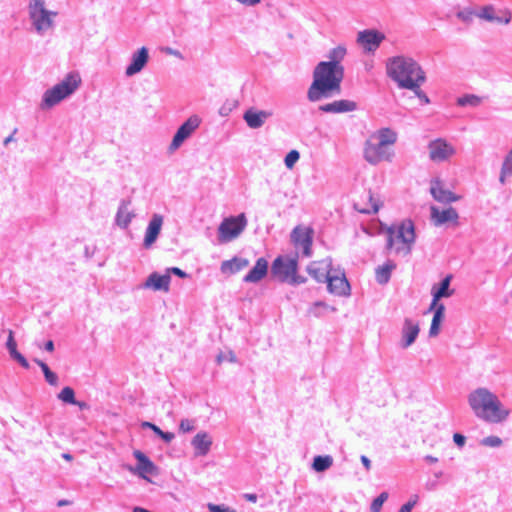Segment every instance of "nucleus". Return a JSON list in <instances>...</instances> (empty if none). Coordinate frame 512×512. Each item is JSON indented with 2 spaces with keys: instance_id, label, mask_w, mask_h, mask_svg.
Masks as SVG:
<instances>
[{
  "instance_id": "nucleus-49",
  "label": "nucleus",
  "mask_w": 512,
  "mask_h": 512,
  "mask_svg": "<svg viewBox=\"0 0 512 512\" xmlns=\"http://www.w3.org/2000/svg\"><path fill=\"white\" fill-rule=\"evenodd\" d=\"M453 440L460 447L465 444V437L462 434L455 433L453 435Z\"/></svg>"
},
{
  "instance_id": "nucleus-7",
  "label": "nucleus",
  "mask_w": 512,
  "mask_h": 512,
  "mask_svg": "<svg viewBox=\"0 0 512 512\" xmlns=\"http://www.w3.org/2000/svg\"><path fill=\"white\" fill-rule=\"evenodd\" d=\"M81 78L77 73L68 74L60 83L47 90L44 94L43 105L52 107L71 95L80 85Z\"/></svg>"
},
{
  "instance_id": "nucleus-15",
  "label": "nucleus",
  "mask_w": 512,
  "mask_h": 512,
  "mask_svg": "<svg viewBox=\"0 0 512 512\" xmlns=\"http://www.w3.org/2000/svg\"><path fill=\"white\" fill-rule=\"evenodd\" d=\"M134 457L137 459L136 467H129V471L139 475L142 478H147L148 475H155L157 473V467L152 461L140 450L133 452Z\"/></svg>"
},
{
  "instance_id": "nucleus-30",
  "label": "nucleus",
  "mask_w": 512,
  "mask_h": 512,
  "mask_svg": "<svg viewBox=\"0 0 512 512\" xmlns=\"http://www.w3.org/2000/svg\"><path fill=\"white\" fill-rule=\"evenodd\" d=\"M249 261L245 258L234 257L231 260L224 261L221 264V271L224 274H235L246 267H248Z\"/></svg>"
},
{
  "instance_id": "nucleus-48",
  "label": "nucleus",
  "mask_w": 512,
  "mask_h": 512,
  "mask_svg": "<svg viewBox=\"0 0 512 512\" xmlns=\"http://www.w3.org/2000/svg\"><path fill=\"white\" fill-rule=\"evenodd\" d=\"M193 429V425L191 423V421L189 420H182L181 423H180V430H182L183 432H189Z\"/></svg>"
},
{
  "instance_id": "nucleus-57",
  "label": "nucleus",
  "mask_w": 512,
  "mask_h": 512,
  "mask_svg": "<svg viewBox=\"0 0 512 512\" xmlns=\"http://www.w3.org/2000/svg\"><path fill=\"white\" fill-rule=\"evenodd\" d=\"M45 349L48 351V352H53L54 351V343L52 340H48L46 343H45Z\"/></svg>"
},
{
  "instance_id": "nucleus-27",
  "label": "nucleus",
  "mask_w": 512,
  "mask_h": 512,
  "mask_svg": "<svg viewBox=\"0 0 512 512\" xmlns=\"http://www.w3.org/2000/svg\"><path fill=\"white\" fill-rule=\"evenodd\" d=\"M268 271V262L264 258H259L255 266L244 277L245 282L256 283L263 279Z\"/></svg>"
},
{
  "instance_id": "nucleus-17",
  "label": "nucleus",
  "mask_w": 512,
  "mask_h": 512,
  "mask_svg": "<svg viewBox=\"0 0 512 512\" xmlns=\"http://www.w3.org/2000/svg\"><path fill=\"white\" fill-rule=\"evenodd\" d=\"M430 193L436 201L441 203L455 202L461 198L452 191L445 189L440 179L431 181Z\"/></svg>"
},
{
  "instance_id": "nucleus-26",
  "label": "nucleus",
  "mask_w": 512,
  "mask_h": 512,
  "mask_svg": "<svg viewBox=\"0 0 512 512\" xmlns=\"http://www.w3.org/2000/svg\"><path fill=\"white\" fill-rule=\"evenodd\" d=\"M170 280H171V278L168 273L164 274V275H160L155 272V273H152L147 278L144 286L146 288H151L155 291L162 290V291L167 292L169 290Z\"/></svg>"
},
{
  "instance_id": "nucleus-23",
  "label": "nucleus",
  "mask_w": 512,
  "mask_h": 512,
  "mask_svg": "<svg viewBox=\"0 0 512 512\" xmlns=\"http://www.w3.org/2000/svg\"><path fill=\"white\" fill-rule=\"evenodd\" d=\"M307 272L311 275L316 281L324 282L331 274L330 271V263L327 261H313L307 267Z\"/></svg>"
},
{
  "instance_id": "nucleus-60",
  "label": "nucleus",
  "mask_w": 512,
  "mask_h": 512,
  "mask_svg": "<svg viewBox=\"0 0 512 512\" xmlns=\"http://www.w3.org/2000/svg\"><path fill=\"white\" fill-rule=\"evenodd\" d=\"M410 505H402L399 512H411Z\"/></svg>"
},
{
  "instance_id": "nucleus-11",
  "label": "nucleus",
  "mask_w": 512,
  "mask_h": 512,
  "mask_svg": "<svg viewBox=\"0 0 512 512\" xmlns=\"http://www.w3.org/2000/svg\"><path fill=\"white\" fill-rule=\"evenodd\" d=\"M382 206V200L378 194L371 190L359 194L354 202V208L363 214H375Z\"/></svg>"
},
{
  "instance_id": "nucleus-6",
  "label": "nucleus",
  "mask_w": 512,
  "mask_h": 512,
  "mask_svg": "<svg viewBox=\"0 0 512 512\" xmlns=\"http://www.w3.org/2000/svg\"><path fill=\"white\" fill-rule=\"evenodd\" d=\"M298 256H278L272 263L271 274L281 282H288L293 285L302 284L306 281L303 276L297 274Z\"/></svg>"
},
{
  "instance_id": "nucleus-64",
  "label": "nucleus",
  "mask_w": 512,
  "mask_h": 512,
  "mask_svg": "<svg viewBox=\"0 0 512 512\" xmlns=\"http://www.w3.org/2000/svg\"><path fill=\"white\" fill-rule=\"evenodd\" d=\"M12 141V136H9L7 137L5 140H4V144L7 145L9 142Z\"/></svg>"
},
{
  "instance_id": "nucleus-29",
  "label": "nucleus",
  "mask_w": 512,
  "mask_h": 512,
  "mask_svg": "<svg viewBox=\"0 0 512 512\" xmlns=\"http://www.w3.org/2000/svg\"><path fill=\"white\" fill-rule=\"evenodd\" d=\"M7 348L9 350L10 356L17 361L23 368L28 369L29 363L26 358L17 350V343L14 338V332L10 329L8 330V338H7Z\"/></svg>"
},
{
  "instance_id": "nucleus-34",
  "label": "nucleus",
  "mask_w": 512,
  "mask_h": 512,
  "mask_svg": "<svg viewBox=\"0 0 512 512\" xmlns=\"http://www.w3.org/2000/svg\"><path fill=\"white\" fill-rule=\"evenodd\" d=\"M133 217V214L129 211L128 205L123 204L120 206L117 216H116V222L121 227H127L129 223L131 222Z\"/></svg>"
},
{
  "instance_id": "nucleus-21",
  "label": "nucleus",
  "mask_w": 512,
  "mask_h": 512,
  "mask_svg": "<svg viewBox=\"0 0 512 512\" xmlns=\"http://www.w3.org/2000/svg\"><path fill=\"white\" fill-rule=\"evenodd\" d=\"M478 17L489 22H496L498 24H508L511 21L512 14L508 9H505L504 11H502L501 17H496L495 8L492 5H486L481 9L480 13L478 14Z\"/></svg>"
},
{
  "instance_id": "nucleus-25",
  "label": "nucleus",
  "mask_w": 512,
  "mask_h": 512,
  "mask_svg": "<svg viewBox=\"0 0 512 512\" xmlns=\"http://www.w3.org/2000/svg\"><path fill=\"white\" fill-rule=\"evenodd\" d=\"M452 276L447 275L441 282L439 288L435 289L433 287L432 294L433 299L431 302V305L429 307V311H433L434 307L439 305V300L443 297H450L453 294V290L449 289L450 282H451Z\"/></svg>"
},
{
  "instance_id": "nucleus-38",
  "label": "nucleus",
  "mask_w": 512,
  "mask_h": 512,
  "mask_svg": "<svg viewBox=\"0 0 512 512\" xmlns=\"http://www.w3.org/2000/svg\"><path fill=\"white\" fill-rule=\"evenodd\" d=\"M346 55V48L344 46H338L331 50L329 54L330 61H325L326 63H333L337 65H341V61Z\"/></svg>"
},
{
  "instance_id": "nucleus-31",
  "label": "nucleus",
  "mask_w": 512,
  "mask_h": 512,
  "mask_svg": "<svg viewBox=\"0 0 512 512\" xmlns=\"http://www.w3.org/2000/svg\"><path fill=\"white\" fill-rule=\"evenodd\" d=\"M212 441L207 433H198L192 440L197 455H206L210 450Z\"/></svg>"
},
{
  "instance_id": "nucleus-58",
  "label": "nucleus",
  "mask_w": 512,
  "mask_h": 512,
  "mask_svg": "<svg viewBox=\"0 0 512 512\" xmlns=\"http://www.w3.org/2000/svg\"><path fill=\"white\" fill-rule=\"evenodd\" d=\"M150 428L153 430V432H154L155 434H157L158 436H161V434H162V432H163V431H162L158 426H156V425H150Z\"/></svg>"
},
{
  "instance_id": "nucleus-44",
  "label": "nucleus",
  "mask_w": 512,
  "mask_h": 512,
  "mask_svg": "<svg viewBox=\"0 0 512 512\" xmlns=\"http://www.w3.org/2000/svg\"><path fill=\"white\" fill-rule=\"evenodd\" d=\"M225 361L235 362L236 358L233 352L229 351L227 353L221 352L217 356V362L222 364Z\"/></svg>"
},
{
  "instance_id": "nucleus-18",
  "label": "nucleus",
  "mask_w": 512,
  "mask_h": 512,
  "mask_svg": "<svg viewBox=\"0 0 512 512\" xmlns=\"http://www.w3.org/2000/svg\"><path fill=\"white\" fill-rule=\"evenodd\" d=\"M431 220L436 225H442L445 223H453L457 225L458 223V213L455 208L448 207L443 211H440L437 207H431Z\"/></svg>"
},
{
  "instance_id": "nucleus-12",
  "label": "nucleus",
  "mask_w": 512,
  "mask_h": 512,
  "mask_svg": "<svg viewBox=\"0 0 512 512\" xmlns=\"http://www.w3.org/2000/svg\"><path fill=\"white\" fill-rule=\"evenodd\" d=\"M429 158L433 162H444L455 155L456 150L453 145L443 138L432 140L428 144Z\"/></svg>"
},
{
  "instance_id": "nucleus-62",
  "label": "nucleus",
  "mask_w": 512,
  "mask_h": 512,
  "mask_svg": "<svg viewBox=\"0 0 512 512\" xmlns=\"http://www.w3.org/2000/svg\"><path fill=\"white\" fill-rule=\"evenodd\" d=\"M62 457H63L65 460H67V461H72V459H73V456H72L71 454H69V453H64V454H62Z\"/></svg>"
},
{
  "instance_id": "nucleus-35",
  "label": "nucleus",
  "mask_w": 512,
  "mask_h": 512,
  "mask_svg": "<svg viewBox=\"0 0 512 512\" xmlns=\"http://www.w3.org/2000/svg\"><path fill=\"white\" fill-rule=\"evenodd\" d=\"M512 174V149L505 156L504 161L502 163L501 172H500V182L502 184L505 183L506 178L511 176Z\"/></svg>"
},
{
  "instance_id": "nucleus-54",
  "label": "nucleus",
  "mask_w": 512,
  "mask_h": 512,
  "mask_svg": "<svg viewBox=\"0 0 512 512\" xmlns=\"http://www.w3.org/2000/svg\"><path fill=\"white\" fill-rule=\"evenodd\" d=\"M361 462L364 465V467L366 468V470H370V468H371V461L368 459V457H366L364 455L361 456Z\"/></svg>"
},
{
  "instance_id": "nucleus-16",
  "label": "nucleus",
  "mask_w": 512,
  "mask_h": 512,
  "mask_svg": "<svg viewBox=\"0 0 512 512\" xmlns=\"http://www.w3.org/2000/svg\"><path fill=\"white\" fill-rule=\"evenodd\" d=\"M326 282L330 293L339 296L349 294L350 285L343 273H331L326 279Z\"/></svg>"
},
{
  "instance_id": "nucleus-51",
  "label": "nucleus",
  "mask_w": 512,
  "mask_h": 512,
  "mask_svg": "<svg viewBox=\"0 0 512 512\" xmlns=\"http://www.w3.org/2000/svg\"><path fill=\"white\" fill-rule=\"evenodd\" d=\"M160 437L166 442H171L174 439V434L172 432L163 431Z\"/></svg>"
},
{
  "instance_id": "nucleus-2",
  "label": "nucleus",
  "mask_w": 512,
  "mask_h": 512,
  "mask_svg": "<svg viewBox=\"0 0 512 512\" xmlns=\"http://www.w3.org/2000/svg\"><path fill=\"white\" fill-rule=\"evenodd\" d=\"M386 68L388 76L403 89L416 90L426 81L425 71L411 57H392Z\"/></svg>"
},
{
  "instance_id": "nucleus-24",
  "label": "nucleus",
  "mask_w": 512,
  "mask_h": 512,
  "mask_svg": "<svg viewBox=\"0 0 512 512\" xmlns=\"http://www.w3.org/2000/svg\"><path fill=\"white\" fill-rule=\"evenodd\" d=\"M148 49L146 47L140 48L133 54L131 64L126 68V75L132 76L140 72L148 61Z\"/></svg>"
},
{
  "instance_id": "nucleus-5",
  "label": "nucleus",
  "mask_w": 512,
  "mask_h": 512,
  "mask_svg": "<svg viewBox=\"0 0 512 512\" xmlns=\"http://www.w3.org/2000/svg\"><path fill=\"white\" fill-rule=\"evenodd\" d=\"M387 235L388 249L394 250L397 254L407 255L410 253L415 241L414 225L410 220L389 227Z\"/></svg>"
},
{
  "instance_id": "nucleus-42",
  "label": "nucleus",
  "mask_w": 512,
  "mask_h": 512,
  "mask_svg": "<svg viewBox=\"0 0 512 512\" xmlns=\"http://www.w3.org/2000/svg\"><path fill=\"white\" fill-rule=\"evenodd\" d=\"M299 152L297 150H291L285 157V165L288 169H292L295 163L299 160Z\"/></svg>"
},
{
  "instance_id": "nucleus-41",
  "label": "nucleus",
  "mask_w": 512,
  "mask_h": 512,
  "mask_svg": "<svg viewBox=\"0 0 512 512\" xmlns=\"http://www.w3.org/2000/svg\"><path fill=\"white\" fill-rule=\"evenodd\" d=\"M388 499V493L382 492L377 498H375L371 504V512H380L382 505Z\"/></svg>"
},
{
  "instance_id": "nucleus-19",
  "label": "nucleus",
  "mask_w": 512,
  "mask_h": 512,
  "mask_svg": "<svg viewBox=\"0 0 512 512\" xmlns=\"http://www.w3.org/2000/svg\"><path fill=\"white\" fill-rule=\"evenodd\" d=\"M162 225L163 217L159 214H154L145 232L143 246L146 249L150 248L155 243L158 235L160 234Z\"/></svg>"
},
{
  "instance_id": "nucleus-63",
  "label": "nucleus",
  "mask_w": 512,
  "mask_h": 512,
  "mask_svg": "<svg viewBox=\"0 0 512 512\" xmlns=\"http://www.w3.org/2000/svg\"><path fill=\"white\" fill-rule=\"evenodd\" d=\"M426 460L429 461L430 463H436L438 461L437 458L432 456H426Z\"/></svg>"
},
{
  "instance_id": "nucleus-53",
  "label": "nucleus",
  "mask_w": 512,
  "mask_h": 512,
  "mask_svg": "<svg viewBox=\"0 0 512 512\" xmlns=\"http://www.w3.org/2000/svg\"><path fill=\"white\" fill-rule=\"evenodd\" d=\"M241 4L248 5V6H254L260 3V0H237Z\"/></svg>"
},
{
  "instance_id": "nucleus-3",
  "label": "nucleus",
  "mask_w": 512,
  "mask_h": 512,
  "mask_svg": "<svg viewBox=\"0 0 512 512\" xmlns=\"http://www.w3.org/2000/svg\"><path fill=\"white\" fill-rule=\"evenodd\" d=\"M468 403L477 417L490 423L503 422L510 413L499 398L487 388H478L471 392Z\"/></svg>"
},
{
  "instance_id": "nucleus-14",
  "label": "nucleus",
  "mask_w": 512,
  "mask_h": 512,
  "mask_svg": "<svg viewBox=\"0 0 512 512\" xmlns=\"http://www.w3.org/2000/svg\"><path fill=\"white\" fill-rule=\"evenodd\" d=\"M384 39L385 35L379 31L364 30L358 33L357 42L366 52H373Z\"/></svg>"
},
{
  "instance_id": "nucleus-40",
  "label": "nucleus",
  "mask_w": 512,
  "mask_h": 512,
  "mask_svg": "<svg viewBox=\"0 0 512 512\" xmlns=\"http://www.w3.org/2000/svg\"><path fill=\"white\" fill-rule=\"evenodd\" d=\"M457 103L460 106H465V105L477 106L481 103V98L478 96H475V95H466L461 98H458Z\"/></svg>"
},
{
  "instance_id": "nucleus-13",
  "label": "nucleus",
  "mask_w": 512,
  "mask_h": 512,
  "mask_svg": "<svg viewBox=\"0 0 512 512\" xmlns=\"http://www.w3.org/2000/svg\"><path fill=\"white\" fill-rule=\"evenodd\" d=\"M200 118L196 115L189 117L177 130L170 144L172 151L180 147V145L198 128Z\"/></svg>"
},
{
  "instance_id": "nucleus-28",
  "label": "nucleus",
  "mask_w": 512,
  "mask_h": 512,
  "mask_svg": "<svg viewBox=\"0 0 512 512\" xmlns=\"http://www.w3.org/2000/svg\"><path fill=\"white\" fill-rule=\"evenodd\" d=\"M420 331L418 323L413 322L411 319H405L402 329V338L404 340L403 347H409L417 338Z\"/></svg>"
},
{
  "instance_id": "nucleus-8",
  "label": "nucleus",
  "mask_w": 512,
  "mask_h": 512,
  "mask_svg": "<svg viewBox=\"0 0 512 512\" xmlns=\"http://www.w3.org/2000/svg\"><path fill=\"white\" fill-rule=\"evenodd\" d=\"M246 226L247 219L244 213L224 218L218 227V241L227 243L236 239Z\"/></svg>"
},
{
  "instance_id": "nucleus-47",
  "label": "nucleus",
  "mask_w": 512,
  "mask_h": 512,
  "mask_svg": "<svg viewBox=\"0 0 512 512\" xmlns=\"http://www.w3.org/2000/svg\"><path fill=\"white\" fill-rule=\"evenodd\" d=\"M416 96L424 103L428 104L430 102L428 96L421 90L420 88H417L416 90H412Z\"/></svg>"
},
{
  "instance_id": "nucleus-59",
  "label": "nucleus",
  "mask_w": 512,
  "mask_h": 512,
  "mask_svg": "<svg viewBox=\"0 0 512 512\" xmlns=\"http://www.w3.org/2000/svg\"><path fill=\"white\" fill-rule=\"evenodd\" d=\"M70 504H71V502L69 500H60V501H58L57 506L58 507H63V506H67V505H70Z\"/></svg>"
},
{
  "instance_id": "nucleus-39",
  "label": "nucleus",
  "mask_w": 512,
  "mask_h": 512,
  "mask_svg": "<svg viewBox=\"0 0 512 512\" xmlns=\"http://www.w3.org/2000/svg\"><path fill=\"white\" fill-rule=\"evenodd\" d=\"M58 398L64 403L77 404L74 390L71 387H64L58 394Z\"/></svg>"
},
{
  "instance_id": "nucleus-32",
  "label": "nucleus",
  "mask_w": 512,
  "mask_h": 512,
  "mask_svg": "<svg viewBox=\"0 0 512 512\" xmlns=\"http://www.w3.org/2000/svg\"><path fill=\"white\" fill-rule=\"evenodd\" d=\"M434 315L432 318L429 335L431 337H435L439 334L441 323L444 319L445 306L443 304H439L434 307Z\"/></svg>"
},
{
  "instance_id": "nucleus-33",
  "label": "nucleus",
  "mask_w": 512,
  "mask_h": 512,
  "mask_svg": "<svg viewBox=\"0 0 512 512\" xmlns=\"http://www.w3.org/2000/svg\"><path fill=\"white\" fill-rule=\"evenodd\" d=\"M333 465V458L330 455H319L314 457L312 468L316 472H323Z\"/></svg>"
},
{
  "instance_id": "nucleus-10",
  "label": "nucleus",
  "mask_w": 512,
  "mask_h": 512,
  "mask_svg": "<svg viewBox=\"0 0 512 512\" xmlns=\"http://www.w3.org/2000/svg\"><path fill=\"white\" fill-rule=\"evenodd\" d=\"M314 230L309 226H296L291 233V241L296 250H302L305 257L312 255Z\"/></svg>"
},
{
  "instance_id": "nucleus-4",
  "label": "nucleus",
  "mask_w": 512,
  "mask_h": 512,
  "mask_svg": "<svg viewBox=\"0 0 512 512\" xmlns=\"http://www.w3.org/2000/svg\"><path fill=\"white\" fill-rule=\"evenodd\" d=\"M397 140V134L389 128H381L372 133L364 145V158L371 165H377L392 158L391 147Z\"/></svg>"
},
{
  "instance_id": "nucleus-61",
  "label": "nucleus",
  "mask_w": 512,
  "mask_h": 512,
  "mask_svg": "<svg viewBox=\"0 0 512 512\" xmlns=\"http://www.w3.org/2000/svg\"><path fill=\"white\" fill-rule=\"evenodd\" d=\"M133 512H151V511H149V510H147L145 508H142V507H135L133 509Z\"/></svg>"
},
{
  "instance_id": "nucleus-55",
  "label": "nucleus",
  "mask_w": 512,
  "mask_h": 512,
  "mask_svg": "<svg viewBox=\"0 0 512 512\" xmlns=\"http://www.w3.org/2000/svg\"><path fill=\"white\" fill-rule=\"evenodd\" d=\"M164 51H165V53H167V54H170V55L176 56V57H178V58H182L181 53H180L179 51H177V50H173V49H171V48H165V49H164Z\"/></svg>"
},
{
  "instance_id": "nucleus-37",
  "label": "nucleus",
  "mask_w": 512,
  "mask_h": 512,
  "mask_svg": "<svg viewBox=\"0 0 512 512\" xmlns=\"http://www.w3.org/2000/svg\"><path fill=\"white\" fill-rule=\"evenodd\" d=\"M395 268V265L390 263V264H385L381 267H379L377 270H376V278H377V281L381 284H384V283H387L389 278H390V274H391V271Z\"/></svg>"
},
{
  "instance_id": "nucleus-9",
  "label": "nucleus",
  "mask_w": 512,
  "mask_h": 512,
  "mask_svg": "<svg viewBox=\"0 0 512 512\" xmlns=\"http://www.w3.org/2000/svg\"><path fill=\"white\" fill-rule=\"evenodd\" d=\"M29 13L35 29L39 33H43L52 27L53 17L57 14L45 8L44 0H32Z\"/></svg>"
},
{
  "instance_id": "nucleus-1",
  "label": "nucleus",
  "mask_w": 512,
  "mask_h": 512,
  "mask_svg": "<svg viewBox=\"0 0 512 512\" xmlns=\"http://www.w3.org/2000/svg\"><path fill=\"white\" fill-rule=\"evenodd\" d=\"M344 77V67L322 61L313 71V82L310 85L307 98L311 102L329 98L341 92V82Z\"/></svg>"
},
{
  "instance_id": "nucleus-56",
  "label": "nucleus",
  "mask_w": 512,
  "mask_h": 512,
  "mask_svg": "<svg viewBox=\"0 0 512 512\" xmlns=\"http://www.w3.org/2000/svg\"><path fill=\"white\" fill-rule=\"evenodd\" d=\"M244 498L249 501V502H253L255 503L256 500H257V496L255 494H250V493H247L244 495Z\"/></svg>"
},
{
  "instance_id": "nucleus-22",
  "label": "nucleus",
  "mask_w": 512,
  "mask_h": 512,
  "mask_svg": "<svg viewBox=\"0 0 512 512\" xmlns=\"http://www.w3.org/2000/svg\"><path fill=\"white\" fill-rule=\"evenodd\" d=\"M270 116L271 112L249 108L245 111L243 118L250 128L256 129L261 127Z\"/></svg>"
},
{
  "instance_id": "nucleus-43",
  "label": "nucleus",
  "mask_w": 512,
  "mask_h": 512,
  "mask_svg": "<svg viewBox=\"0 0 512 512\" xmlns=\"http://www.w3.org/2000/svg\"><path fill=\"white\" fill-rule=\"evenodd\" d=\"M482 444L490 447H498L502 444V440L497 436H489L482 440Z\"/></svg>"
},
{
  "instance_id": "nucleus-45",
  "label": "nucleus",
  "mask_w": 512,
  "mask_h": 512,
  "mask_svg": "<svg viewBox=\"0 0 512 512\" xmlns=\"http://www.w3.org/2000/svg\"><path fill=\"white\" fill-rule=\"evenodd\" d=\"M473 16H474V12L471 10L460 11L457 13V17L466 23L471 22Z\"/></svg>"
},
{
  "instance_id": "nucleus-36",
  "label": "nucleus",
  "mask_w": 512,
  "mask_h": 512,
  "mask_svg": "<svg viewBox=\"0 0 512 512\" xmlns=\"http://www.w3.org/2000/svg\"><path fill=\"white\" fill-rule=\"evenodd\" d=\"M34 361L41 368V370H42V372L44 374L45 380L51 386H58V377H57V375L53 371L50 370L48 365L45 362H43L41 360H38V359H35Z\"/></svg>"
},
{
  "instance_id": "nucleus-20",
  "label": "nucleus",
  "mask_w": 512,
  "mask_h": 512,
  "mask_svg": "<svg viewBox=\"0 0 512 512\" xmlns=\"http://www.w3.org/2000/svg\"><path fill=\"white\" fill-rule=\"evenodd\" d=\"M357 109V103L351 100H337L332 103L321 105L319 110L326 113H345Z\"/></svg>"
},
{
  "instance_id": "nucleus-46",
  "label": "nucleus",
  "mask_w": 512,
  "mask_h": 512,
  "mask_svg": "<svg viewBox=\"0 0 512 512\" xmlns=\"http://www.w3.org/2000/svg\"><path fill=\"white\" fill-rule=\"evenodd\" d=\"M208 509L209 512H236L235 510L230 509L229 507L216 504H209Z\"/></svg>"
},
{
  "instance_id": "nucleus-50",
  "label": "nucleus",
  "mask_w": 512,
  "mask_h": 512,
  "mask_svg": "<svg viewBox=\"0 0 512 512\" xmlns=\"http://www.w3.org/2000/svg\"><path fill=\"white\" fill-rule=\"evenodd\" d=\"M168 272H171L181 278L187 277V274L184 271H182L180 268H177V267L168 269Z\"/></svg>"
},
{
  "instance_id": "nucleus-52",
  "label": "nucleus",
  "mask_w": 512,
  "mask_h": 512,
  "mask_svg": "<svg viewBox=\"0 0 512 512\" xmlns=\"http://www.w3.org/2000/svg\"><path fill=\"white\" fill-rule=\"evenodd\" d=\"M418 500V495H413L405 505H410V508L413 509V507L417 504Z\"/></svg>"
}]
</instances>
